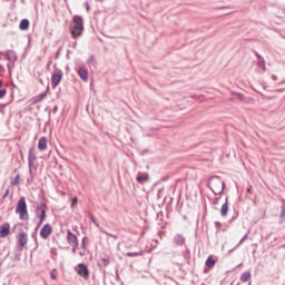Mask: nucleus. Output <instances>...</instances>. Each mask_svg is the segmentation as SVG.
Instances as JSON below:
<instances>
[{
  "instance_id": "nucleus-1",
  "label": "nucleus",
  "mask_w": 285,
  "mask_h": 285,
  "mask_svg": "<svg viewBox=\"0 0 285 285\" xmlns=\"http://www.w3.org/2000/svg\"><path fill=\"white\" fill-rule=\"evenodd\" d=\"M208 186L214 195H222L226 188V183L220 177L213 176L209 178Z\"/></svg>"
},
{
  "instance_id": "nucleus-2",
  "label": "nucleus",
  "mask_w": 285,
  "mask_h": 285,
  "mask_svg": "<svg viewBox=\"0 0 285 285\" xmlns=\"http://www.w3.org/2000/svg\"><path fill=\"white\" fill-rule=\"evenodd\" d=\"M16 213L17 215H19V219H21L22 222H26L28 219V205L24 197H20V199L18 200Z\"/></svg>"
},
{
  "instance_id": "nucleus-3",
  "label": "nucleus",
  "mask_w": 285,
  "mask_h": 285,
  "mask_svg": "<svg viewBox=\"0 0 285 285\" xmlns=\"http://www.w3.org/2000/svg\"><path fill=\"white\" fill-rule=\"evenodd\" d=\"M83 32V18L81 16L73 17V28L71 30V37L77 39V37H81Z\"/></svg>"
},
{
  "instance_id": "nucleus-4",
  "label": "nucleus",
  "mask_w": 285,
  "mask_h": 285,
  "mask_svg": "<svg viewBox=\"0 0 285 285\" xmlns=\"http://www.w3.org/2000/svg\"><path fill=\"white\" fill-rule=\"evenodd\" d=\"M61 79H63V71L57 68V65L53 66V72L51 75V86L52 88H57L59 83H61Z\"/></svg>"
},
{
  "instance_id": "nucleus-5",
  "label": "nucleus",
  "mask_w": 285,
  "mask_h": 285,
  "mask_svg": "<svg viewBox=\"0 0 285 285\" xmlns=\"http://www.w3.org/2000/svg\"><path fill=\"white\" fill-rule=\"evenodd\" d=\"M67 242L69 246L79 248V238H77V235H75L70 229L67 230Z\"/></svg>"
},
{
  "instance_id": "nucleus-6",
  "label": "nucleus",
  "mask_w": 285,
  "mask_h": 285,
  "mask_svg": "<svg viewBox=\"0 0 285 285\" xmlns=\"http://www.w3.org/2000/svg\"><path fill=\"white\" fill-rule=\"evenodd\" d=\"M76 273H78L80 277H83V279H88V277H90V271H88V266L83 264L77 265Z\"/></svg>"
},
{
  "instance_id": "nucleus-7",
  "label": "nucleus",
  "mask_w": 285,
  "mask_h": 285,
  "mask_svg": "<svg viewBox=\"0 0 285 285\" xmlns=\"http://www.w3.org/2000/svg\"><path fill=\"white\" fill-rule=\"evenodd\" d=\"M35 161H37V155H35V148H30L29 156H28V168H29L30 175H32V168L35 167Z\"/></svg>"
},
{
  "instance_id": "nucleus-8",
  "label": "nucleus",
  "mask_w": 285,
  "mask_h": 285,
  "mask_svg": "<svg viewBox=\"0 0 285 285\" xmlns=\"http://www.w3.org/2000/svg\"><path fill=\"white\" fill-rule=\"evenodd\" d=\"M36 215L39 218V226H41V224H43L45 219H46V205L41 204L37 210H36Z\"/></svg>"
},
{
  "instance_id": "nucleus-9",
  "label": "nucleus",
  "mask_w": 285,
  "mask_h": 285,
  "mask_svg": "<svg viewBox=\"0 0 285 285\" xmlns=\"http://www.w3.org/2000/svg\"><path fill=\"white\" fill-rule=\"evenodd\" d=\"M51 234H52V227L48 224L45 225L40 230V237H42V239H48V237H50Z\"/></svg>"
},
{
  "instance_id": "nucleus-10",
  "label": "nucleus",
  "mask_w": 285,
  "mask_h": 285,
  "mask_svg": "<svg viewBox=\"0 0 285 285\" xmlns=\"http://www.w3.org/2000/svg\"><path fill=\"white\" fill-rule=\"evenodd\" d=\"M28 244V234H26L24 232H21L18 235V245L23 248V246H26Z\"/></svg>"
},
{
  "instance_id": "nucleus-11",
  "label": "nucleus",
  "mask_w": 285,
  "mask_h": 285,
  "mask_svg": "<svg viewBox=\"0 0 285 285\" xmlns=\"http://www.w3.org/2000/svg\"><path fill=\"white\" fill-rule=\"evenodd\" d=\"M38 150L43 153L45 150H48V138L41 137L38 142Z\"/></svg>"
},
{
  "instance_id": "nucleus-12",
  "label": "nucleus",
  "mask_w": 285,
  "mask_h": 285,
  "mask_svg": "<svg viewBox=\"0 0 285 285\" xmlns=\"http://www.w3.org/2000/svg\"><path fill=\"white\" fill-rule=\"evenodd\" d=\"M10 235V224L0 226V237L6 238Z\"/></svg>"
},
{
  "instance_id": "nucleus-13",
  "label": "nucleus",
  "mask_w": 285,
  "mask_h": 285,
  "mask_svg": "<svg viewBox=\"0 0 285 285\" xmlns=\"http://www.w3.org/2000/svg\"><path fill=\"white\" fill-rule=\"evenodd\" d=\"M150 180V176L148 175V173H144L140 174L136 177V181H138V184H146V181Z\"/></svg>"
},
{
  "instance_id": "nucleus-14",
  "label": "nucleus",
  "mask_w": 285,
  "mask_h": 285,
  "mask_svg": "<svg viewBox=\"0 0 285 285\" xmlns=\"http://www.w3.org/2000/svg\"><path fill=\"white\" fill-rule=\"evenodd\" d=\"M174 242L176 246H184V244H186V238L184 237V235L177 234L174 237Z\"/></svg>"
},
{
  "instance_id": "nucleus-15",
  "label": "nucleus",
  "mask_w": 285,
  "mask_h": 285,
  "mask_svg": "<svg viewBox=\"0 0 285 285\" xmlns=\"http://www.w3.org/2000/svg\"><path fill=\"white\" fill-rule=\"evenodd\" d=\"M78 76L80 77V79L82 81H88V70L83 69V68H80L78 70Z\"/></svg>"
},
{
  "instance_id": "nucleus-16",
  "label": "nucleus",
  "mask_w": 285,
  "mask_h": 285,
  "mask_svg": "<svg viewBox=\"0 0 285 285\" xmlns=\"http://www.w3.org/2000/svg\"><path fill=\"white\" fill-rule=\"evenodd\" d=\"M220 215L222 217H226V215H228V197H226L225 204L220 208Z\"/></svg>"
},
{
  "instance_id": "nucleus-17",
  "label": "nucleus",
  "mask_w": 285,
  "mask_h": 285,
  "mask_svg": "<svg viewBox=\"0 0 285 285\" xmlns=\"http://www.w3.org/2000/svg\"><path fill=\"white\" fill-rule=\"evenodd\" d=\"M6 59H8V61H17V53L12 50H8L6 52Z\"/></svg>"
},
{
  "instance_id": "nucleus-18",
  "label": "nucleus",
  "mask_w": 285,
  "mask_h": 285,
  "mask_svg": "<svg viewBox=\"0 0 285 285\" xmlns=\"http://www.w3.org/2000/svg\"><path fill=\"white\" fill-rule=\"evenodd\" d=\"M256 57L258 59V61H257L258 68L266 70V61L264 60V58L262 56H259V53H256Z\"/></svg>"
},
{
  "instance_id": "nucleus-19",
  "label": "nucleus",
  "mask_w": 285,
  "mask_h": 285,
  "mask_svg": "<svg viewBox=\"0 0 285 285\" xmlns=\"http://www.w3.org/2000/svg\"><path fill=\"white\" fill-rule=\"evenodd\" d=\"M29 27H30V21L28 19H22L20 21V24H19L20 30H28Z\"/></svg>"
},
{
  "instance_id": "nucleus-20",
  "label": "nucleus",
  "mask_w": 285,
  "mask_h": 285,
  "mask_svg": "<svg viewBox=\"0 0 285 285\" xmlns=\"http://www.w3.org/2000/svg\"><path fill=\"white\" fill-rule=\"evenodd\" d=\"M206 266L207 268H213V266H215L216 262L214 261L213 256H209L207 259H206Z\"/></svg>"
},
{
  "instance_id": "nucleus-21",
  "label": "nucleus",
  "mask_w": 285,
  "mask_h": 285,
  "mask_svg": "<svg viewBox=\"0 0 285 285\" xmlns=\"http://www.w3.org/2000/svg\"><path fill=\"white\" fill-rule=\"evenodd\" d=\"M250 279V272H245L240 275V282H248Z\"/></svg>"
},
{
  "instance_id": "nucleus-22",
  "label": "nucleus",
  "mask_w": 285,
  "mask_h": 285,
  "mask_svg": "<svg viewBox=\"0 0 285 285\" xmlns=\"http://www.w3.org/2000/svg\"><path fill=\"white\" fill-rule=\"evenodd\" d=\"M80 248H82V252H80L79 255L83 257V255H86V238H82Z\"/></svg>"
},
{
  "instance_id": "nucleus-23",
  "label": "nucleus",
  "mask_w": 285,
  "mask_h": 285,
  "mask_svg": "<svg viewBox=\"0 0 285 285\" xmlns=\"http://www.w3.org/2000/svg\"><path fill=\"white\" fill-rule=\"evenodd\" d=\"M20 179H21V176L17 174L16 177L11 180V186H18Z\"/></svg>"
},
{
  "instance_id": "nucleus-24",
  "label": "nucleus",
  "mask_w": 285,
  "mask_h": 285,
  "mask_svg": "<svg viewBox=\"0 0 285 285\" xmlns=\"http://www.w3.org/2000/svg\"><path fill=\"white\" fill-rule=\"evenodd\" d=\"M248 239V234H246L240 240L239 243L237 244V246L230 250V253H233V250H235L236 248H239L242 244L245 243V240Z\"/></svg>"
},
{
  "instance_id": "nucleus-25",
  "label": "nucleus",
  "mask_w": 285,
  "mask_h": 285,
  "mask_svg": "<svg viewBox=\"0 0 285 285\" xmlns=\"http://www.w3.org/2000/svg\"><path fill=\"white\" fill-rule=\"evenodd\" d=\"M232 95H234V97H236L239 101H244V95L243 94L232 92Z\"/></svg>"
},
{
  "instance_id": "nucleus-26",
  "label": "nucleus",
  "mask_w": 285,
  "mask_h": 285,
  "mask_svg": "<svg viewBox=\"0 0 285 285\" xmlns=\"http://www.w3.org/2000/svg\"><path fill=\"white\" fill-rule=\"evenodd\" d=\"M50 277L51 279H57V268H53L51 272H50Z\"/></svg>"
},
{
  "instance_id": "nucleus-27",
  "label": "nucleus",
  "mask_w": 285,
  "mask_h": 285,
  "mask_svg": "<svg viewBox=\"0 0 285 285\" xmlns=\"http://www.w3.org/2000/svg\"><path fill=\"white\" fill-rule=\"evenodd\" d=\"M102 233H104V235H107L108 237H112V239H119V237L115 234H110L108 232H102Z\"/></svg>"
},
{
  "instance_id": "nucleus-28",
  "label": "nucleus",
  "mask_w": 285,
  "mask_h": 285,
  "mask_svg": "<svg viewBox=\"0 0 285 285\" xmlns=\"http://www.w3.org/2000/svg\"><path fill=\"white\" fill-rule=\"evenodd\" d=\"M140 253H127L126 257H139Z\"/></svg>"
},
{
  "instance_id": "nucleus-29",
  "label": "nucleus",
  "mask_w": 285,
  "mask_h": 285,
  "mask_svg": "<svg viewBox=\"0 0 285 285\" xmlns=\"http://www.w3.org/2000/svg\"><path fill=\"white\" fill-rule=\"evenodd\" d=\"M89 217L92 224H95V226H99V223H97V219H95V216L92 214H89Z\"/></svg>"
},
{
  "instance_id": "nucleus-30",
  "label": "nucleus",
  "mask_w": 285,
  "mask_h": 285,
  "mask_svg": "<svg viewBox=\"0 0 285 285\" xmlns=\"http://www.w3.org/2000/svg\"><path fill=\"white\" fill-rule=\"evenodd\" d=\"M8 90L6 89H0V99H3V97H6Z\"/></svg>"
},
{
  "instance_id": "nucleus-31",
  "label": "nucleus",
  "mask_w": 285,
  "mask_h": 285,
  "mask_svg": "<svg viewBox=\"0 0 285 285\" xmlns=\"http://www.w3.org/2000/svg\"><path fill=\"white\" fill-rule=\"evenodd\" d=\"M79 204V199L77 197H75L71 202V208H75V205Z\"/></svg>"
},
{
  "instance_id": "nucleus-32",
  "label": "nucleus",
  "mask_w": 285,
  "mask_h": 285,
  "mask_svg": "<svg viewBox=\"0 0 285 285\" xmlns=\"http://www.w3.org/2000/svg\"><path fill=\"white\" fill-rule=\"evenodd\" d=\"M50 254H51L52 258L57 257V249L56 248H51L50 249Z\"/></svg>"
},
{
  "instance_id": "nucleus-33",
  "label": "nucleus",
  "mask_w": 285,
  "mask_h": 285,
  "mask_svg": "<svg viewBox=\"0 0 285 285\" xmlns=\"http://www.w3.org/2000/svg\"><path fill=\"white\" fill-rule=\"evenodd\" d=\"M281 210V217H285V204L282 205Z\"/></svg>"
},
{
  "instance_id": "nucleus-34",
  "label": "nucleus",
  "mask_w": 285,
  "mask_h": 285,
  "mask_svg": "<svg viewBox=\"0 0 285 285\" xmlns=\"http://www.w3.org/2000/svg\"><path fill=\"white\" fill-rule=\"evenodd\" d=\"M94 59H95V57L91 56V57L87 60V66H90V63H92Z\"/></svg>"
},
{
  "instance_id": "nucleus-35",
  "label": "nucleus",
  "mask_w": 285,
  "mask_h": 285,
  "mask_svg": "<svg viewBox=\"0 0 285 285\" xmlns=\"http://www.w3.org/2000/svg\"><path fill=\"white\" fill-rule=\"evenodd\" d=\"M8 195H10V189H7L4 195H3V198L6 199V197H8Z\"/></svg>"
},
{
  "instance_id": "nucleus-36",
  "label": "nucleus",
  "mask_w": 285,
  "mask_h": 285,
  "mask_svg": "<svg viewBox=\"0 0 285 285\" xmlns=\"http://www.w3.org/2000/svg\"><path fill=\"white\" fill-rule=\"evenodd\" d=\"M215 226H216V228H222V223L216 222V223H215Z\"/></svg>"
},
{
  "instance_id": "nucleus-37",
  "label": "nucleus",
  "mask_w": 285,
  "mask_h": 285,
  "mask_svg": "<svg viewBox=\"0 0 285 285\" xmlns=\"http://www.w3.org/2000/svg\"><path fill=\"white\" fill-rule=\"evenodd\" d=\"M102 264H104V266H108L109 262L106 259H102Z\"/></svg>"
},
{
  "instance_id": "nucleus-38",
  "label": "nucleus",
  "mask_w": 285,
  "mask_h": 285,
  "mask_svg": "<svg viewBox=\"0 0 285 285\" xmlns=\"http://www.w3.org/2000/svg\"><path fill=\"white\" fill-rule=\"evenodd\" d=\"M79 247H75V246H72V253H73V255H75V253H77V249H78Z\"/></svg>"
},
{
  "instance_id": "nucleus-39",
  "label": "nucleus",
  "mask_w": 285,
  "mask_h": 285,
  "mask_svg": "<svg viewBox=\"0 0 285 285\" xmlns=\"http://www.w3.org/2000/svg\"><path fill=\"white\" fill-rule=\"evenodd\" d=\"M272 79H273V81H277V76L273 75Z\"/></svg>"
},
{
  "instance_id": "nucleus-40",
  "label": "nucleus",
  "mask_w": 285,
  "mask_h": 285,
  "mask_svg": "<svg viewBox=\"0 0 285 285\" xmlns=\"http://www.w3.org/2000/svg\"><path fill=\"white\" fill-rule=\"evenodd\" d=\"M1 86H3V80H0V88H1Z\"/></svg>"
},
{
  "instance_id": "nucleus-41",
  "label": "nucleus",
  "mask_w": 285,
  "mask_h": 285,
  "mask_svg": "<svg viewBox=\"0 0 285 285\" xmlns=\"http://www.w3.org/2000/svg\"><path fill=\"white\" fill-rule=\"evenodd\" d=\"M3 70V66L0 65V71Z\"/></svg>"
},
{
  "instance_id": "nucleus-42",
  "label": "nucleus",
  "mask_w": 285,
  "mask_h": 285,
  "mask_svg": "<svg viewBox=\"0 0 285 285\" xmlns=\"http://www.w3.org/2000/svg\"><path fill=\"white\" fill-rule=\"evenodd\" d=\"M247 193H250V188L247 189Z\"/></svg>"
},
{
  "instance_id": "nucleus-43",
  "label": "nucleus",
  "mask_w": 285,
  "mask_h": 285,
  "mask_svg": "<svg viewBox=\"0 0 285 285\" xmlns=\"http://www.w3.org/2000/svg\"><path fill=\"white\" fill-rule=\"evenodd\" d=\"M8 68H9V72H10V65H8Z\"/></svg>"
},
{
  "instance_id": "nucleus-44",
  "label": "nucleus",
  "mask_w": 285,
  "mask_h": 285,
  "mask_svg": "<svg viewBox=\"0 0 285 285\" xmlns=\"http://www.w3.org/2000/svg\"><path fill=\"white\" fill-rule=\"evenodd\" d=\"M87 10H90V7H87Z\"/></svg>"
},
{
  "instance_id": "nucleus-45",
  "label": "nucleus",
  "mask_w": 285,
  "mask_h": 285,
  "mask_svg": "<svg viewBox=\"0 0 285 285\" xmlns=\"http://www.w3.org/2000/svg\"><path fill=\"white\" fill-rule=\"evenodd\" d=\"M56 57H59V52L56 55Z\"/></svg>"
},
{
  "instance_id": "nucleus-46",
  "label": "nucleus",
  "mask_w": 285,
  "mask_h": 285,
  "mask_svg": "<svg viewBox=\"0 0 285 285\" xmlns=\"http://www.w3.org/2000/svg\"><path fill=\"white\" fill-rule=\"evenodd\" d=\"M6 1H10V0H6Z\"/></svg>"
},
{
  "instance_id": "nucleus-47",
  "label": "nucleus",
  "mask_w": 285,
  "mask_h": 285,
  "mask_svg": "<svg viewBox=\"0 0 285 285\" xmlns=\"http://www.w3.org/2000/svg\"><path fill=\"white\" fill-rule=\"evenodd\" d=\"M0 55H1V51H0Z\"/></svg>"
}]
</instances>
